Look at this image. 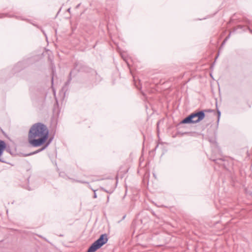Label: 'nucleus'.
<instances>
[{
    "mask_svg": "<svg viewBox=\"0 0 252 252\" xmlns=\"http://www.w3.org/2000/svg\"><path fill=\"white\" fill-rule=\"evenodd\" d=\"M49 136V130L43 123H37L30 128L28 140L32 147H38L44 145Z\"/></svg>",
    "mask_w": 252,
    "mask_h": 252,
    "instance_id": "obj_1",
    "label": "nucleus"
},
{
    "mask_svg": "<svg viewBox=\"0 0 252 252\" xmlns=\"http://www.w3.org/2000/svg\"><path fill=\"white\" fill-rule=\"evenodd\" d=\"M108 240V239L106 234L101 235L99 238L91 245L88 249L87 252H95L103 245L107 243Z\"/></svg>",
    "mask_w": 252,
    "mask_h": 252,
    "instance_id": "obj_2",
    "label": "nucleus"
},
{
    "mask_svg": "<svg viewBox=\"0 0 252 252\" xmlns=\"http://www.w3.org/2000/svg\"><path fill=\"white\" fill-rule=\"evenodd\" d=\"M6 147V145L4 141L0 140V161L3 163L6 162V158L2 157L1 156Z\"/></svg>",
    "mask_w": 252,
    "mask_h": 252,
    "instance_id": "obj_3",
    "label": "nucleus"
},
{
    "mask_svg": "<svg viewBox=\"0 0 252 252\" xmlns=\"http://www.w3.org/2000/svg\"><path fill=\"white\" fill-rule=\"evenodd\" d=\"M196 117H192V113L188 116L187 117L185 118L181 122L182 124H191V123H196L197 122L195 121Z\"/></svg>",
    "mask_w": 252,
    "mask_h": 252,
    "instance_id": "obj_4",
    "label": "nucleus"
},
{
    "mask_svg": "<svg viewBox=\"0 0 252 252\" xmlns=\"http://www.w3.org/2000/svg\"><path fill=\"white\" fill-rule=\"evenodd\" d=\"M192 116H193V117H196L195 121L199 122L204 118L205 115L204 111H200L196 113H192Z\"/></svg>",
    "mask_w": 252,
    "mask_h": 252,
    "instance_id": "obj_5",
    "label": "nucleus"
},
{
    "mask_svg": "<svg viewBox=\"0 0 252 252\" xmlns=\"http://www.w3.org/2000/svg\"><path fill=\"white\" fill-rule=\"evenodd\" d=\"M49 145V143H47L45 145H44L42 148H41V149H39L34 152H33L29 154H28V156H31V155H34V154H37L41 151H42L43 150H44V149H45Z\"/></svg>",
    "mask_w": 252,
    "mask_h": 252,
    "instance_id": "obj_6",
    "label": "nucleus"
},
{
    "mask_svg": "<svg viewBox=\"0 0 252 252\" xmlns=\"http://www.w3.org/2000/svg\"><path fill=\"white\" fill-rule=\"evenodd\" d=\"M49 145V143H47L45 145H44L42 148H41V149H39L34 152H33L29 154H28V156H31V155H34V154H37L41 151H42L43 150H44V149H45Z\"/></svg>",
    "mask_w": 252,
    "mask_h": 252,
    "instance_id": "obj_7",
    "label": "nucleus"
},
{
    "mask_svg": "<svg viewBox=\"0 0 252 252\" xmlns=\"http://www.w3.org/2000/svg\"><path fill=\"white\" fill-rule=\"evenodd\" d=\"M217 113H218V123H219V121H220V114H221V113H220V111L218 109L217 110Z\"/></svg>",
    "mask_w": 252,
    "mask_h": 252,
    "instance_id": "obj_8",
    "label": "nucleus"
},
{
    "mask_svg": "<svg viewBox=\"0 0 252 252\" xmlns=\"http://www.w3.org/2000/svg\"><path fill=\"white\" fill-rule=\"evenodd\" d=\"M92 190H93L94 192V198H96L97 197V195H96V190L95 189H93Z\"/></svg>",
    "mask_w": 252,
    "mask_h": 252,
    "instance_id": "obj_9",
    "label": "nucleus"
},
{
    "mask_svg": "<svg viewBox=\"0 0 252 252\" xmlns=\"http://www.w3.org/2000/svg\"><path fill=\"white\" fill-rule=\"evenodd\" d=\"M205 112H214V110H211V109H206L205 110H203Z\"/></svg>",
    "mask_w": 252,
    "mask_h": 252,
    "instance_id": "obj_10",
    "label": "nucleus"
},
{
    "mask_svg": "<svg viewBox=\"0 0 252 252\" xmlns=\"http://www.w3.org/2000/svg\"><path fill=\"white\" fill-rule=\"evenodd\" d=\"M230 34H229L225 38V40H227L229 38Z\"/></svg>",
    "mask_w": 252,
    "mask_h": 252,
    "instance_id": "obj_11",
    "label": "nucleus"
},
{
    "mask_svg": "<svg viewBox=\"0 0 252 252\" xmlns=\"http://www.w3.org/2000/svg\"><path fill=\"white\" fill-rule=\"evenodd\" d=\"M230 34H229L225 38V40H227L229 38Z\"/></svg>",
    "mask_w": 252,
    "mask_h": 252,
    "instance_id": "obj_12",
    "label": "nucleus"
},
{
    "mask_svg": "<svg viewBox=\"0 0 252 252\" xmlns=\"http://www.w3.org/2000/svg\"><path fill=\"white\" fill-rule=\"evenodd\" d=\"M100 189H101V190H103V191H106V192H108V191H107V190H106L104 188H102V187H101V188H100Z\"/></svg>",
    "mask_w": 252,
    "mask_h": 252,
    "instance_id": "obj_13",
    "label": "nucleus"
},
{
    "mask_svg": "<svg viewBox=\"0 0 252 252\" xmlns=\"http://www.w3.org/2000/svg\"><path fill=\"white\" fill-rule=\"evenodd\" d=\"M226 40H225V39L223 40L222 43V45L224 44L225 43V42H226Z\"/></svg>",
    "mask_w": 252,
    "mask_h": 252,
    "instance_id": "obj_14",
    "label": "nucleus"
},
{
    "mask_svg": "<svg viewBox=\"0 0 252 252\" xmlns=\"http://www.w3.org/2000/svg\"><path fill=\"white\" fill-rule=\"evenodd\" d=\"M226 40H225V39L223 40L222 43V45L224 44L225 43V42H226Z\"/></svg>",
    "mask_w": 252,
    "mask_h": 252,
    "instance_id": "obj_15",
    "label": "nucleus"
},
{
    "mask_svg": "<svg viewBox=\"0 0 252 252\" xmlns=\"http://www.w3.org/2000/svg\"><path fill=\"white\" fill-rule=\"evenodd\" d=\"M71 72H70V74H69V76H70V78H69V80H71Z\"/></svg>",
    "mask_w": 252,
    "mask_h": 252,
    "instance_id": "obj_16",
    "label": "nucleus"
},
{
    "mask_svg": "<svg viewBox=\"0 0 252 252\" xmlns=\"http://www.w3.org/2000/svg\"><path fill=\"white\" fill-rule=\"evenodd\" d=\"M251 32L252 33V31H251Z\"/></svg>",
    "mask_w": 252,
    "mask_h": 252,
    "instance_id": "obj_17",
    "label": "nucleus"
}]
</instances>
